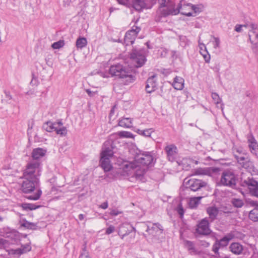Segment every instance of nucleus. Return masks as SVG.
<instances>
[{
  "label": "nucleus",
  "instance_id": "f257e3e1",
  "mask_svg": "<svg viewBox=\"0 0 258 258\" xmlns=\"http://www.w3.org/2000/svg\"><path fill=\"white\" fill-rule=\"evenodd\" d=\"M158 2L159 7L156 12V21H160L162 17L176 15L181 12V4L175 8V4L170 1L158 0Z\"/></svg>",
  "mask_w": 258,
  "mask_h": 258
},
{
  "label": "nucleus",
  "instance_id": "f03ea898",
  "mask_svg": "<svg viewBox=\"0 0 258 258\" xmlns=\"http://www.w3.org/2000/svg\"><path fill=\"white\" fill-rule=\"evenodd\" d=\"M109 74L111 77L124 80V85L133 82L136 77L132 75L122 64L117 63L110 66Z\"/></svg>",
  "mask_w": 258,
  "mask_h": 258
},
{
  "label": "nucleus",
  "instance_id": "7ed1b4c3",
  "mask_svg": "<svg viewBox=\"0 0 258 258\" xmlns=\"http://www.w3.org/2000/svg\"><path fill=\"white\" fill-rule=\"evenodd\" d=\"M22 183L21 189L24 193H30L36 190V192L34 195H30L27 197L29 200H37L42 194V191L39 187V180L31 179H23Z\"/></svg>",
  "mask_w": 258,
  "mask_h": 258
},
{
  "label": "nucleus",
  "instance_id": "20e7f679",
  "mask_svg": "<svg viewBox=\"0 0 258 258\" xmlns=\"http://www.w3.org/2000/svg\"><path fill=\"white\" fill-rule=\"evenodd\" d=\"M41 172V163L38 161H30L27 163L23 171L22 178L39 180Z\"/></svg>",
  "mask_w": 258,
  "mask_h": 258
},
{
  "label": "nucleus",
  "instance_id": "39448f33",
  "mask_svg": "<svg viewBox=\"0 0 258 258\" xmlns=\"http://www.w3.org/2000/svg\"><path fill=\"white\" fill-rule=\"evenodd\" d=\"M130 60L131 67H142L146 61L143 50L133 49L130 54Z\"/></svg>",
  "mask_w": 258,
  "mask_h": 258
},
{
  "label": "nucleus",
  "instance_id": "423d86ee",
  "mask_svg": "<svg viewBox=\"0 0 258 258\" xmlns=\"http://www.w3.org/2000/svg\"><path fill=\"white\" fill-rule=\"evenodd\" d=\"M236 176L231 170H227L222 172L219 181L220 185L233 188L236 185Z\"/></svg>",
  "mask_w": 258,
  "mask_h": 258
},
{
  "label": "nucleus",
  "instance_id": "0eeeda50",
  "mask_svg": "<svg viewBox=\"0 0 258 258\" xmlns=\"http://www.w3.org/2000/svg\"><path fill=\"white\" fill-rule=\"evenodd\" d=\"M183 184L186 191L190 190L196 191L201 188L206 187L207 182L200 179L195 178L188 179V178H186L184 180Z\"/></svg>",
  "mask_w": 258,
  "mask_h": 258
},
{
  "label": "nucleus",
  "instance_id": "6e6552de",
  "mask_svg": "<svg viewBox=\"0 0 258 258\" xmlns=\"http://www.w3.org/2000/svg\"><path fill=\"white\" fill-rule=\"evenodd\" d=\"M234 156L236 159L238 163L247 171L251 172L254 171V165L248 157H244L241 154V151L236 150V152L234 150Z\"/></svg>",
  "mask_w": 258,
  "mask_h": 258
},
{
  "label": "nucleus",
  "instance_id": "1a4fd4ad",
  "mask_svg": "<svg viewBox=\"0 0 258 258\" xmlns=\"http://www.w3.org/2000/svg\"><path fill=\"white\" fill-rule=\"evenodd\" d=\"M135 160L136 164L147 168L153 161V157L150 152H143L136 156Z\"/></svg>",
  "mask_w": 258,
  "mask_h": 258
},
{
  "label": "nucleus",
  "instance_id": "9d476101",
  "mask_svg": "<svg viewBox=\"0 0 258 258\" xmlns=\"http://www.w3.org/2000/svg\"><path fill=\"white\" fill-rule=\"evenodd\" d=\"M196 233L202 235H208L211 232L207 218L201 220L197 225Z\"/></svg>",
  "mask_w": 258,
  "mask_h": 258
},
{
  "label": "nucleus",
  "instance_id": "9b49d317",
  "mask_svg": "<svg viewBox=\"0 0 258 258\" xmlns=\"http://www.w3.org/2000/svg\"><path fill=\"white\" fill-rule=\"evenodd\" d=\"M141 28L137 26H134L131 30L128 31L125 35L124 42L126 45L132 44L140 31Z\"/></svg>",
  "mask_w": 258,
  "mask_h": 258
},
{
  "label": "nucleus",
  "instance_id": "f8f14e48",
  "mask_svg": "<svg viewBox=\"0 0 258 258\" xmlns=\"http://www.w3.org/2000/svg\"><path fill=\"white\" fill-rule=\"evenodd\" d=\"M247 29L249 31V39L251 43L258 42V29L256 24L252 23H246Z\"/></svg>",
  "mask_w": 258,
  "mask_h": 258
},
{
  "label": "nucleus",
  "instance_id": "ddd939ff",
  "mask_svg": "<svg viewBox=\"0 0 258 258\" xmlns=\"http://www.w3.org/2000/svg\"><path fill=\"white\" fill-rule=\"evenodd\" d=\"M220 169L217 167L212 168H199L196 169L193 173L194 175H207L213 176L217 174L220 171Z\"/></svg>",
  "mask_w": 258,
  "mask_h": 258
},
{
  "label": "nucleus",
  "instance_id": "4468645a",
  "mask_svg": "<svg viewBox=\"0 0 258 258\" xmlns=\"http://www.w3.org/2000/svg\"><path fill=\"white\" fill-rule=\"evenodd\" d=\"M242 184L243 185L248 187L252 195L258 197V183L256 181L248 178L244 180Z\"/></svg>",
  "mask_w": 258,
  "mask_h": 258
},
{
  "label": "nucleus",
  "instance_id": "2eb2a0df",
  "mask_svg": "<svg viewBox=\"0 0 258 258\" xmlns=\"http://www.w3.org/2000/svg\"><path fill=\"white\" fill-rule=\"evenodd\" d=\"M165 151L167 154V156L168 160L171 162H173L175 160L178 150L177 147L173 144L167 145L165 148Z\"/></svg>",
  "mask_w": 258,
  "mask_h": 258
},
{
  "label": "nucleus",
  "instance_id": "dca6fc26",
  "mask_svg": "<svg viewBox=\"0 0 258 258\" xmlns=\"http://www.w3.org/2000/svg\"><path fill=\"white\" fill-rule=\"evenodd\" d=\"M188 7L190 10H192L194 11L195 13H200L201 12V9L196 5H193L191 4H188L187 5H183L181 4L180 7V13L182 15H185L188 17H190L192 16V13L190 12H185L184 11V9L185 8Z\"/></svg>",
  "mask_w": 258,
  "mask_h": 258
},
{
  "label": "nucleus",
  "instance_id": "f3484780",
  "mask_svg": "<svg viewBox=\"0 0 258 258\" xmlns=\"http://www.w3.org/2000/svg\"><path fill=\"white\" fill-rule=\"evenodd\" d=\"M146 231L148 232L149 234L156 236L162 233L163 229L161 225L159 223H154L153 224L152 226L148 225Z\"/></svg>",
  "mask_w": 258,
  "mask_h": 258
},
{
  "label": "nucleus",
  "instance_id": "a211bd4d",
  "mask_svg": "<svg viewBox=\"0 0 258 258\" xmlns=\"http://www.w3.org/2000/svg\"><path fill=\"white\" fill-rule=\"evenodd\" d=\"M248 147L251 153L257 155L258 152V144L252 134H249L247 136Z\"/></svg>",
  "mask_w": 258,
  "mask_h": 258
},
{
  "label": "nucleus",
  "instance_id": "6ab92c4d",
  "mask_svg": "<svg viewBox=\"0 0 258 258\" xmlns=\"http://www.w3.org/2000/svg\"><path fill=\"white\" fill-rule=\"evenodd\" d=\"M156 75H153L147 81L146 90L147 93H150L157 89V83L156 81Z\"/></svg>",
  "mask_w": 258,
  "mask_h": 258
},
{
  "label": "nucleus",
  "instance_id": "aec40b11",
  "mask_svg": "<svg viewBox=\"0 0 258 258\" xmlns=\"http://www.w3.org/2000/svg\"><path fill=\"white\" fill-rule=\"evenodd\" d=\"M136 161L124 162L122 165V170L123 175H131L136 167Z\"/></svg>",
  "mask_w": 258,
  "mask_h": 258
},
{
  "label": "nucleus",
  "instance_id": "412c9836",
  "mask_svg": "<svg viewBox=\"0 0 258 258\" xmlns=\"http://www.w3.org/2000/svg\"><path fill=\"white\" fill-rule=\"evenodd\" d=\"M147 169V168L145 166H142L139 164H136V167H135L133 171L135 177L138 179L142 180Z\"/></svg>",
  "mask_w": 258,
  "mask_h": 258
},
{
  "label": "nucleus",
  "instance_id": "4be33fe9",
  "mask_svg": "<svg viewBox=\"0 0 258 258\" xmlns=\"http://www.w3.org/2000/svg\"><path fill=\"white\" fill-rule=\"evenodd\" d=\"M184 247L187 249L189 254L191 255H196L199 254V252L196 248L195 243L193 241L185 240L183 241Z\"/></svg>",
  "mask_w": 258,
  "mask_h": 258
},
{
  "label": "nucleus",
  "instance_id": "5701e85b",
  "mask_svg": "<svg viewBox=\"0 0 258 258\" xmlns=\"http://www.w3.org/2000/svg\"><path fill=\"white\" fill-rule=\"evenodd\" d=\"M229 248L233 253L237 255L241 254L243 250V246L238 242L232 243Z\"/></svg>",
  "mask_w": 258,
  "mask_h": 258
},
{
  "label": "nucleus",
  "instance_id": "b1692460",
  "mask_svg": "<svg viewBox=\"0 0 258 258\" xmlns=\"http://www.w3.org/2000/svg\"><path fill=\"white\" fill-rule=\"evenodd\" d=\"M46 153V150L40 148H37L33 149L32 152V157L33 159L38 160L45 156Z\"/></svg>",
  "mask_w": 258,
  "mask_h": 258
},
{
  "label": "nucleus",
  "instance_id": "393cba45",
  "mask_svg": "<svg viewBox=\"0 0 258 258\" xmlns=\"http://www.w3.org/2000/svg\"><path fill=\"white\" fill-rule=\"evenodd\" d=\"M184 82V79L182 78L176 76L174 79L172 86L176 90H181L183 88Z\"/></svg>",
  "mask_w": 258,
  "mask_h": 258
},
{
  "label": "nucleus",
  "instance_id": "a878e982",
  "mask_svg": "<svg viewBox=\"0 0 258 258\" xmlns=\"http://www.w3.org/2000/svg\"><path fill=\"white\" fill-rule=\"evenodd\" d=\"M100 164L101 167L103 169L105 172L109 171L112 168L110 164V159L101 158Z\"/></svg>",
  "mask_w": 258,
  "mask_h": 258
},
{
  "label": "nucleus",
  "instance_id": "bb28decb",
  "mask_svg": "<svg viewBox=\"0 0 258 258\" xmlns=\"http://www.w3.org/2000/svg\"><path fill=\"white\" fill-rule=\"evenodd\" d=\"M118 125L124 128L132 127V119L128 117H122L119 120Z\"/></svg>",
  "mask_w": 258,
  "mask_h": 258
},
{
  "label": "nucleus",
  "instance_id": "cd10ccee",
  "mask_svg": "<svg viewBox=\"0 0 258 258\" xmlns=\"http://www.w3.org/2000/svg\"><path fill=\"white\" fill-rule=\"evenodd\" d=\"M132 6L136 11H141L146 7V5L144 0H134Z\"/></svg>",
  "mask_w": 258,
  "mask_h": 258
},
{
  "label": "nucleus",
  "instance_id": "c85d7f7f",
  "mask_svg": "<svg viewBox=\"0 0 258 258\" xmlns=\"http://www.w3.org/2000/svg\"><path fill=\"white\" fill-rule=\"evenodd\" d=\"M3 231L1 232L3 233L4 236L10 238L11 239L14 238L17 234V232L16 230L11 229L9 228H4Z\"/></svg>",
  "mask_w": 258,
  "mask_h": 258
},
{
  "label": "nucleus",
  "instance_id": "c756f323",
  "mask_svg": "<svg viewBox=\"0 0 258 258\" xmlns=\"http://www.w3.org/2000/svg\"><path fill=\"white\" fill-rule=\"evenodd\" d=\"M234 236L232 234H228L219 241H217L221 247H225L227 246L230 240L233 239Z\"/></svg>",
  "mask_w": 258,
  "mask_h": 258
},
{
  "label": "nucleus",
  "instance_id": "7c9ffc66",
  "mask_svg": "<svg viewBox=\"0 0 258 258\" xmlns=\"http://www.w3.org/2000/svg\"><path fill=\"white\" fill-rule=\"evenodd\" d=\"M207 212L209 214V218L211 221H213L218 215L219 211L218 209L215 207H210L207 208Z\"/></svg>",
  "mask_w": 258,
  "mask_h": 258
},
{
  "label": "nucleus",
  "instance_id": "2f4dec72",
  "mask_svg": "<svg viewBox=\"0 0 258 258\" xmlns=\"http://www.w3.org/2000/svg\"><path fill=\"white\" fill-rule=\"evenodd\" d=\"M113 155V152L110 148H105L101 152V158L110 159Z\"/></svg>",
  "mask_w": 258,
  "mask_h": 258
},
{
  "label": "nucleus",
  "instance_id": "473e14b6",
  "mask_svg": "<svg viewBox=\"0 0 258 258\" xmlns=\"http://www.w3.org/2000/svg\"><path fill=\"white\" fill-rule=\"evenodd\" d=\"M126 226H127L126 224H122L120 227V230L118 231V235L120 236V237L122 239H123L124 236L127 235L131 233V231L127 229L126 230V229H127L126 227Z\"/></svg>",
  "mask_w": 258,
  "mask_h": 258
},
{
  "label": "nucleus",
  "instance_id": "72a5a7b5",
  "mask_svg": "<svg viewBox=\"0 0 258 258\" xmlns=\"http://www.w3.org/2000/svg\"><path fill=\"white\" fill-rule=\"evenodd\" d=\"M87 44V40L86 38L80 37L76 42V45L77 48L82 49L85 47Z\"/></svg>",
  "mask_w": 258,
  "mask_h": 258
},
{
  "label": "nucleus",
  "instance_id": "f704fd0d",
  "mask_svg": "<svg viewBox=\"0 0 258 258\" xmlns=\"http://www.w3.org/2000/svg\"><path fill=\"white\" fill-rule=\"evenodd\" d=\"M56 127V123H54L51 121H48L45 123L43 125V128L48 132L55 131V128Z\"/></svg>",
  "mask_w": 258,
  "mask_h": 258
},
{
  "label": "nucleus",
  "instance_id": "c9c22d12",
  "mask_svg": "<svg viewBox=\"0 0 258 258\" xmlns=\"http://www.w3.org/2000/svg\"><path fill=\"white\" fill-rule=\"evenodd\" d=\"M249 218L254 221H258V208H255L250 211L249 213Z\"/></svg>",
  "mask_w": 258,
  "mask_h": 258
},
{
  "label": "nucleus",
  "instance_id": "e433bc0d",
  "mask_svg": "<svg viewBox=\"0 0 258 258\" xmlns=\"http://www.w3.org/2000/svg\"><path fill=\"white\" fill-rule=\"evenodd\" d=\"M202 198V197L191 198L189 202V206L191 208H196L199 205L200 201Z\"/></svg>",
  "mask_w": 258,
  "mask_h": 258
},
{
  "label": "nucleus",
  "instance_id": "4c0bfd02",
  "mask_svg": "<svg viewBox=\"0 0 258 258\" xmlns=\"http://www.w3.org/2000/svg\"><path fill=\"white\" fill-rule=\"evenodd\" d=\"M31 247L27 245L25 248H18L15 250H11V253L14 254H23L28 251L30 250Z\"/></svg>",
  "mask_w": 258,
  "mask_h": 258
},
{
  "label": "nucleus",
  "instance_id": "58836bf2",
  "mask_svg": "<svg viewBox=\"0 0 258 258\" xmlns=\"http://www.w3.org/2000/svg\"><path fill=\"white\" fill-rule=\"evenodd\" d=\"M231 203L234 207L238 208H241L244 205L243 200L239 198H233Z\"/></svg>",
  "mask_w": 258,
  "mask_h": 258
},
{
  "label": "nucleus",
  "instance_id": "ea45409f",
  "mask_svg": "<svg viewBox=\"0 0 258 258\" xmlns=\"http://www.w3.org/2000/svg\"><path fill=\"white\" fill-rule=\"evenodd\" d=\"M40 207L41 206H36L33 204L25 203L22 205L23 209L26 210H34Z\"/></svg>",
  "mask_w": 258,
  "mask_h": 258
},
{
  "label": "nucleus",
  "instance_id": "a19ab883",
  "mask_svg": "<svg viewBox=\"0 0 258 258\" xmlns=\"http://www.w3.org/2000/svg\"><path fill=\"white\" fill-rule=\"evenodd\" d=\"M55 131L57 135L62 137L65 136L67 134V128L64 126L58 127V126H56V127L55 128Z\"/></svg>",
  "mask_w": 258,
  "mask_h": 258
},
{
  "label": "nucleus",
  "instance_id": "79ce46f5",
  "mask_svg": "<svg viewBox=\"0 0 258 258\" xmlns=\"http://www.w3.org/2000/svg\"><path fill=\"white\" fill-rule=\"evenodd\" d=\"M64 40H59V41H58L57 42H54L52 44L51 47L53 49H59V48L62 47L64 46Z\"/></svg>",
  "mask_w": 258,
  "mask_h": 258
},
{
  "label": "nucleus",
  "instance_id": "37998d69",
  "mask_svg": "<svg viewBox=\"0 0 258 258\" xmlns=\"http://www.w3.org/2000/svg\"><path fill=\"white\" fill-rule=\"evenodd\" d=\"M21 226L28 229H34L36 227V224L34 223L25 221L21 224Z\"/></svg>",
  "mask_w": 258,
  "mask_h": 258
},
{
  "label": "nucleus",
  "instance_id": "c03bdc74",
  "mask_svg": "<svg viewBox=\"0 0 258 258\" xmlns=\"http://www.w3.org/2000/svg\"><path fill=\"white\" fill-rule=\"evenodd\" d=\"M118 135L120 137L127 138H131L133 137V134L131 133L126 131L119 132L118 133Z\"/></svg>",
  "mask_w": 258,
  "mask_h": 258
},
{
  "label": "nucleus",
  "instance_id": "a18cd8bd",
  "mask_svg": "<svg viewBox=\"0 0 258 258\" xmlns=\"http://www.w3.org/2000/svg\"><path fill=\"white\" fill-rule=\"evenodd\" d=\"M188 40L184 36H179V43L181 46L182 47H185L186 45L188 44Z\"/></svg>",
  "mask_w": 258,
  "mask_h": 258
},
{
  "label": "nucleus",
  "instance_id": "49530a36",
  "mask_svg": "<svg viewBox=\"0 0 258 258\" xmlns=\"http://www.w3.org/2000/svg\"><path fill=\"white\" fill-rule=\"evenodd\" d=\"M212 98L216 104H219L221 102V98H220L218 94L216 93H212Z\"/></svg>",
  "mask_w": 258,
  "mask_h": 258
},
{
  "label": "nucleus",
  "instance_id": "de8ad7c7",
  "mask_svg": "<svg viewBox=\"0 0 258 258\" xmlns=\"http://www.w3.org/2000/svg\"><path fill=\"white\" fill-rule=\"evenodd\" d=\"M201 54L204 58L206 62H209L210 60V55L209 54L208 51H201Z\"/></svg>",
  "mask_w": 258,
  "mask_h": 258
},
{
  "label": "nucleus",
  "instance_id": "09e8293b",
  "mask_svg": "<svg viewBox=\"0 0 258 258\" xmlns=\"http://www.w3.org/2000/svg\"><path fill=\"white\" fill-rule=\"evenodd\" d=\"M153 132L154 131L152 128L146 129L145 130H143L142 135L144 137H150L151 136V133Z\"/></svg>",
  "mask_w": 258,
  "mask_h": 258
},
{
  "label": "nucleus",
  "instance_id": "8fccbe9b",
  "mask_svg": "<svg viewBox=\"0 0 258 258\" xmlns=\"http://www.w3.org/2000/svg\"><path fill=\"white\" fill-rule=\"evenodd\" d=\"M5 94L6 98V101L9 103H10L13 97L10 91H5Z\"/></svg>",
  "mask_w": 258,
  "mask_h": 258
},
{
  "label": "nucleus",
  "instance_id": "3c124183",
  "mask_svg": "<svg viewBox=\"0 0 258 258\" xmlns=\"http://www.w3.org/2000/svg\"><path fill=\"white\" fill-rule=\"evenodd\" d=\"M214 40L213 42L214 47L216 49L220 47V41L219 38L213 37Z\"/></svg>",
  "mask_w": 258,
  "mask_h": 258
},
{
  "label": "nucleus",
  "instance_id": "603ef678",
  "mask_svg": "<svg viewBox=\"0 0 258 258\" xmlns=\"http://www.w3.org/2000/svg\"><path fill=\"white\" fill-rule=\"evenodd\" d=\"M177 211L178 214L180 216V218H182L183 216L184 211L183 208H182L181 205H179L177 208Z\"/></svg>",
  "mask_w": 258,
  "mask_h": 258
},
{
  "label": "nucleus",
  "instance_id": "864d4df0",
  "mask_svg": "<svg viewBox=\"0 0 258 258\" xmlns=\"http://www.w3.org/2000/svg\"><path fill=\"white\" fill-rule=\"evenodd\" d=\"M246 23L244 25H236L235 27V30L237 32H241L242 31V28H245L247 29V26H246Z\"/></svg>",
  "mask_w": 258,
  "mask_h": 258
},
{
  "label": "nucleus",
  "instance_id": "5fc2aeb1",
  "mask_svg": "<svg viewBox=\"0 0 258 258\" xmlns=\"http://www.w3.org/2000/svg\"><path fill=\"white\" fill-rule=\"evenodd\" d=\"M221 246H220V245L219 244V243L217 242V241H216V242L214 244V245H213V247H212V249H213V251L215 253H218V250H219V248Z\"/></svg>",
  "mask_w": 258,
  "mask_h": 258
},
{
  "label": "nucleus",
  "instance_id": "6e6d98bb",
  "mask_svg": "<svg viewBox=\"0 0 258 258\" xmlns=\"http://www.w3.org/2000/svg\"><path fill=\"white\" fill-rule=\"evenodd\" d=\"M115 231V227L113 225H110L106 229L105 233L106 234H110Z\"/></svg>",
  "mask_w": 258,
  "mask_h": 258
},
{
  "label": "nucleus",
  "instance_id": "4d7b16f0",
  "mask_svg": "<svg viewBox=\"0 0 258 258\" xmlns=\"http://www.w3.org/2000/svg\"><path fill=\"white\" fill-rule=\"evenodd\" d=\"M199 45L200 49V53H201V51H207V48L205 44L202 42H201L200 40H199Z\"/></svg>",
  "mask_w": 258,
  "mask_h": 258
},
{
  "label": "nucleus",
  "instance_id": "13d9d810",
  "mask_svg": "<svg viewBox=\"0 0 258 258\" xmlns=\"http://www.w3.org/2000/svg\"><path fill=\"white\" fill-rule=\"evenodd\" d=\"M80 258H91V257L87 251L83 250V252L81 253Z\"/></svg>",
  "mask_w": 258,
  "mask_h": 258
},
{
  "label": "nucleus",
  "instance_id": "bf43d9fd",
  "mask_svg": "<svg viewBox=\"0 0 258 258\" xmlns=\"http://www.w3.org/2000/svg\"><path fill=\"white\" fill-rule=\"evenodd\" d=\"M122 213L121 211H119L118 210L113 209L110 212V215L113 216H116L119 214Z\"/></svg>",
  "mask_w": 258,
  "mask_h": 258
},
{
  "label": "nucleus",
  "instance_id": "052dcab7",
  "mask_svg": "<svg viewBox=\"0 0 258 258\" xmlns=\"http://www.w3.org/2000/svg\"><path fill=\"white\" fill-rule=\"evenodd\" d=\"M86 92L90 97H93L97 94V91H91L90 89H86Z\"/></svg>",
  "mask_w": 258,
  "mask_h": 258
},
{
  "label": "nucleus",
  "instance_id": "680f3d73",
  "mask_svg": "<svg viewBox=\"0 0 258 258\" xmlns=\"http://www.w3.org/2000/svg\"><path fill=\"white\" fill-rule=\"evenodd\" d=\"M253 44L252 47L253 50L255 52H258V43L257 42H254V43H252Z\"/></svg>",
  "mask_w": 258,
  "mask_h": 258
},
{
  "label": "nucleus",
  "instance_id": "e2e57ef3",
  "mask_svg": "<svg viewBox=\"0 0 258 258\" xmlns=\"http://www.w3.org/2000/svg\"><path fill=\"white\" fill-rule=\"evenodd\" d=\"M99 207L103 209H107L108 207V203L107 202L103 203L101 205H100Z\"/></svg>",
  "mask_w": 258,
  "mask_h": 258
},
{
  "label": "nucleus",
  "instance_id": "0e129e2a",
  "mask_svg": "<svg viewBox=\"0 0 258 258\" xmlns=\"http://www.w3.org/2000/svg\"><path fill=\"white\" fill-rule=\"evenodd\" d=\"M7 243H8V241L6 240H5L3 238H0V245H5Z\"/></svg>",
  "mask_w": 258,
  "mask_h": 258
},
{
  "label": "nucleus",
  "instance_id": "69168bd1",
  "mask_svg": "<svg viewBox=\"0 0 258 258\" xmlns=\"http://www.w3.org/2000/svg\"><path fill=\"white\" fill-rule=\"evenodd\" d=\"M71 2V0H63V5L64 7H67L69 6Z\"/></svg>",
  "mask_w": 258,
  "mask_h": 258
},
{
  "label": "nucleus",
  "instance_id": "338daca9",
  "mask_svg": "<svg viewBox=\"0 0 258 258\" xmlns=\"http://www.w3.org/2000/svg\"><path fill=\"white\" fill-rule=\"evenodd\" d=\"M54 123H56V126H58V127H59V126H61L62 125V123L61 121H58V122H53Z\"/></svg>",
  "mask_w": 258,
  "mask_h": 258
},
{
  "label": "nucleus",
  "instance_id": "774afa93",
  "mask_svg": "<svg viewBox=\"0 0 258 258\" xmlns=\"http://www.w3.org/2000/svg\"><path fill=\"white\" fill-rule=\"evenodd\" d=\"M79 219L80 220H83L84 219V215L82 214H80L79 215Z\"/></svg>",
  "mask_w": 258,
  "mask_h": 258
}]
</instances>
